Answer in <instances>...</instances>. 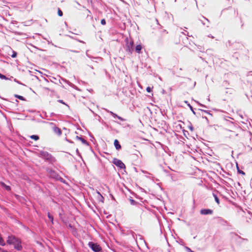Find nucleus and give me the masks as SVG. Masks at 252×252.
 <instances>
[{
  "instance_id": "1a4fd4ad",
  "label": "nucleus",
  "mask_w": 252,
  "mask_h": 252,
  "mask_svg": "<svg viewBox=\"0 0 252 252\" xmlns=\"http://www.w3.org/2000/svg\"><path fill=\"white\" fill-rule=\"evenodd\" d=\"M114 144L117 150H120L121 148V146L120 145L118 140H115Z\"/></svg>"
},
{
  "instance_id": "412c9836",
  "label": "nucleus",
  "mask_w": 252,
  "mask_h": 252,
  "mask_svg": "<svg viewBox=\"0 0 252 252\" xmlns=\"http://www.w3.org/2000/svg\"><path fill=\"white\" fill-rule=\"evenodd\" d=\"M58 15H59L60 16H63V12H62V11H61V10H60V9H58Z\"/></svg>"
},
{
  "instance_id": "ddd939ff",
  "label": "nucleus",
  "mask_w": 252,
  "mask_h": 252,
  "mask_svg": "<svg viewBox=\"0 0 252 252\" xmlns=\"http://www.w3.org/2000/svg\"><path fill=\"white\" fill-rule=\"evenodd\" d=\"M0 245L4 246L5 245V243L1 235H0Z\"/></svg>"
},
{
  "instance_id": "a878e982",
  "label": "nucleus",
  "mask_w": 252,
  "mask_h": 252,
  "mask_svg": "<svg viewBox=\"0 0 252 252\" xmlns=\"http://www.w3.org/2000/svg\"><path fill=\"white\" fill-rule=\"evenodd\" d=\"M187 250L189 251V252H193L192 251H191L189 248H187Z\"/></svg>"
},
{
  "instance_id": "f3484780",
  "label": "nucleus",
  "mask_w": 252,
  "mask_h": 252,
  "mask_svg": "<svg viewBox=\"0 0 252 252\" xmlns=\"http://www.w3.org/2000/svg\"><path fill=\"white\" fill-rule=\"evenodd\" d=\"M48 217L49 218V219L51 220V221L52 222V223H53V216H52L50 213H48Z\"/></svg>"
},
{
  "instance_id": "c756f323",
  "label": "nucleus",
  "mask_w": 252,
  "mask_h": 252,
  "mask_svg": "<svg viewBox=\"0 0 252 252\" xmlns=\"http://www.w3.org/2000/svg\"><path fill=\"white\" fill-rule=\"evenodd\" d=\"M58 132H59V134L61 133V130L59 129H58Z\"/></svg>"
},
{
  "instance_id": "4be33fe9",
  "label": "nucleus",
  "mask_w": 252,
  "mask_h": 252,
  "mask_svg": "<svg viewBox=\"0 0 252 252\" xmlns=\"http://www.w3.org/2000/svg\"><path fill=\"white\" fill-rule=\"evenodd\" d=\"M237 169H238V172L240 173V174H241L242 175H245V173L244 171H241L240 170H239V169L238 168V167H237Z\"/></svg>"
},
{
  "instance_id": "423d86ee",
  "label": "nucleus",
  "mask_w": 252,
  "mask_h": 252,
  "mask_svg": "<svg viewBox=\"0 0 252 252\" xmlns=\"http://www.w3.org/2000/svg\"><path fill=\"white\" fill-rule=\"evenodd\" d=\"M213 213V211L212 210H210V209H202L201 211H200V213L202 214V215H208V214H212Z\"/></svg>"
},
{
  "instance_id": "393cba45",
  "label": "nucleus",
  "mask_w": 252,
  "mask_h": 252,
  "mask_svg": "<svg viewBox=\"0 0 252 252\" xmlns=\"http://www.w3.org/2000/svg\"><path fill=\"white\" fill-rule=\"evenodd\" d=\"M6 250L0 248V252H5Z\"/></svg>"
},
{
  "instance_id": "6ab92c4d",
  "label": "nucleus",
  "mask_w": 252,
  "mask_h": 252,
  "mask_svg": "<svg viewBox=\"0 0 252 252\" xmlns=\"http://www.w3.org/2000/svg\"><path fill=\"white\" fill-rule=\"evenodd\" d=\"M17 56V53L14 51H12V54L11 55L12 58H15Z\"/></svg>"
},
{
  "instance_id": "473e14b6",
  "label": "nucleus",
  "mask_w": 252,
  "mask_h": 252,
  "mask_svg": "<svg viewBox=\"0 0 252 252\" xmlns=\"http://www.w3.org/2000/svg\"><path fill=\"white\" fill-rule=\"evenodd\" d=\"M5 252H7V251H6Z\"/></svg>"
},
{
  "instance_id": "6e6552de",
  "label": "nucleus",
  "mask_w": 252,
  "mask_h": 252,
  "mask_svg": "<svg viewBox=\"0 0 252 252\" xmlns=\"http://www.w3.org/2000/svg\"><path fill=\"white\" fill-rule=\"evenodd\" d=\"M96 193L97 194V199L99 201H100L102 203H103V201H104V197H103V196L97 191H96Z\"/></svg>"
},
{
  "instance_id": "f8f14e48",
  "label": "nucleus",
  "mask_w": 252,
  "mask_h": 252,
  "mask_svg": "<svg viewBox=\"0 0 252 252\" xmlns=\"http://www.w3.org/2000/svg\"><path fill=\"white\" fill-rule=\"evenodd\" d=\"M76 138L80 140L83 144H87V142L86 140H85L84 139L82 138V137H80L78 136H76Z\"/></svg>"
},
{
  "instance_id": "b1692460",
  "label": "nucleus",
  "mask_w": 252,
  "mask_h": 252,
  "mask_svg": "<svg viewBox=\"0 0 252 252\" xmlns=\"http://www.w3.org/2000/svg\"><path fill=\"white\" fill-rule=\"evenodd\" d=\"M101 24L102 25H105V24H106V22H105V19H102V20H101Z\"/></svg>"
},
{
  "instance_id": "f03ea898",
  "label": "nucleus",
  "mask_w": 252,
  "mask_h": 252,
  "mask_svg": "<svg viewBox=\"0 0 252 252\" xmlns=\"http://www.w3.org/2000/svg\"><path fill=\"white\" fill-rule=\"evenodd\" d=\"M125 42L126 50L130 54H131L133 51V41L128 38H126Z\"/></svg>"
},
{
  "instance_id": "c85d7f7f",
  "label": "nucleus",
  "mask_w": 252,
  "mask_h": 252,
  "mask_svg": "<svg viewBox=\"0 0 252 252\" xmlns=\"http://www.w3.org/2000/svg\"><path fill=\"white\" fill-rule=\"evenodd\" d=\"M189 129L191 130H193V127L192 126H190L189 127Z\"/></svg>"
},
{
  "instance_id": "7ed1b4c3",
  "label": "nucleus",
  "mask_w": 252,
  "mask_h": 252,
  "mask_svg": "<svg viewBox=\"0 0 252 252\" xmlns=\"http://www.w3.org/2000/svg\"><path fill=\"white\" fill-rule=\"evenodd\" d=\"M88 245L90 248L94 252H99L101 250L100 246L97 244L94 243L92 242L89 243Z\"/></svg>"
},
{
  "instance_id": "aec40b11",
  "label": "nucleus",
  "mask_w": 252,
  "mask_h": 252,
  "mask_svg": "<svg viewBox=\"0 0 252 252\" xmlns=\"http://www.w3.org/2000/svg\"><path fill=\"white\" fill-rule=\"evenodd\" d=\"M0 78H1L2 79H5V80L7 79V78L5 76H4L0 73Z\"/></svg>"
},
{
  "instance_id": "bb28decb",
  "label": "nucleus",
  "mask_w": 252,
  "mask_h": 252,
  "mask_svg": "<svg viewBox=\"0 0 252 252\" xmlns=\"http://www.w3.org/2000/svg\"><path fill=\"white\" fill-rule=\"evenodd\" d=\"M188 106L189 107V108H190V109H191V110H192V106H191L189 104H188Z\"/></svg>"
},
{
  "instance_id": "39448f33",
  "label": "nucleus",
  "mask_w": 252,
  "mask_h": 252,
  "mask_svg": "<svg viewBox=\"0 0 252 252\" xmlns=\"http://www.w3.org/2000/svg\"><path fill=\"white\" fill-rule=\"evenodd\" d=\"M39 154L40 157L44 159H48L50 157V155L46 152H40Z\"/></svg>"
},
{
  "instance_id": "4468645a",
  "label": "nucleus",
  "mask_w": 252,
  "mask_h": 252,
  "mask_svg": "<svg viewBox=\"0 0 252 252\" xmlns=\"http://www.w3.org/2000/svg\"><path fill=\"white\" fill-rule=\"evenodd\" d=\"M30 137L32 139H34V140H37L39 139V137L37 135H31L30 136Z\"/></svg>"
},
{
  "instance_id": "0eeeda50",
  "label": "nucleus",
  "mask_w": 252,
  "mask_h": 252,
  "mask_svg": "<svg viewBox=\"0 0 252 252\" xmlns=\"http://www.w3.org/2000/svg\"><path fill=\"white\" fill-rule=\"evenodd\" d=\"M225 134H226V135L229 136V137H232L234 135H235V136L237 135V134H236L235 132H234V131H233L232 130H228V129L226 130Z\"/></svg>"
},
{
  "instance_id": "5701e85b",
  "label": "nucleus",
  "mask_w": 252,
  "mask_h": 252,
  "mask_svg": "<svg viewBox=\"0 0 252 252\" xmlns=\"http://www.w3.org/2000/svg\"><path fill=\"white\" fill-rule=\"evenodd\" d=\"M146 91L149 92V93H150L151 91H152V88H151L150 87H148L147 88H146Z\"/></svg>"
},
{
  "instance_id": "72a5a7b5",
  "label": "nucleus",
  "mask_w": 252,
  "mask_h": 252,
  "mask_svg": "<svg viewBox=\"0 0 252 252\" xmlns=\"http://www.w3.org/2000/svg\"><path fill=\"white\" fill-rule=\"evenodd\" d=\"M5 252H7V251H6Z\"/></svg>"
},
{
  "instance_id": "7c9ffc66",
  "label": "nucleus",
  "mask_w": 252,
  "mask_h": 252,
  "mask_svg": "<svg viewBox=\"0 0 252 252\" xmlns=\"http://www.w3.org/2000/svg\"><path fill=\"white\" fill-rule=\"evenodd\" d=\"M58 132H59V134L61 133V130L59 129H58Z\"/></svg>"
},
{
  "instance_id": "20e7f679",
  "label": "nucleus",
  "mask_w": 252,
  "mask_h": 252,
  "mask_svg": "<svg viewBox=\"0 0 252 252\" xmlns=\"http://www.w3.org/2000/svg\"><path fill=\"white\" fill-rule=\"evenodd\" d=\"M114 163L121 169L125 168L124 163L120 160L115 159L114 160Z\"/></svg>"
},
{
  "instance_id": "2eb2a0df",
  "label": "nucleus",
  "mask_w": 252,
  "mask_h": 252,
  "mask_svg": "<svg viewBox=\"0 0 252 252\" xmlns=\"http://www.w3.org/2000/svg\"><path fill=\"white\" fill-rule=\"evenodd\" d=\"M14 96H15V97H16L17 98H19L20 100H25V98H24V97L21 96V95H18V94H15Z\"/></svg>"
},
{
  "instance_id": "9d476101",
  "label": "nucleus",
  "mask_w": 252,
  "mask_h": 252,
  "mask_svg": "<svg viewBox=\"0 0 252 252\" xmlns=\"http://www.w3.org/2000/svg\"><path fill=\"white\" fill-rule=\"evenodd\" d=\"M110 113L112 115V116L114 117V118H117L118 119L121 120V121H125V119H124L123 118H122V117L118 116L117 114H116L115 113L110 111Z\"/></svg>"
},
{
  "instance_id": "dca6fc26",
  "label": "nucleus",
  "mask_w": 252,
  "mask_h": 252,
  "mask_svg": "<svg viewBox=\"0 0 252 252\" xmlns=\"http://www.w3.org/2000/svg\"><path fill=\"white\" fill-rule=\"evenodd\" d=\"M1 185L5 188V189L7 190H9L10 189V188L9 186L5 185L4 183H1Z\"/></svg>"
},
{
  "instance_id": "9b49d317",
  "label": "nucleus",
  "mask_w": 252,
  "mask_h": 252,
  "mask_svg": "<svg viewBox=\"0 0 252 252\" xmlns=\"http://www.w3.org/2000/svg\"><path fill=\"white\" fill-rule=\"evenodd\" d=\"M141 49H142V46L140 44L137 45L135 47V51L138 53H140Z\"/></svg>"
},
{
  "instance_id": "cd10ccee",
  "label": "nucleus",
  "mask_w": 252,
  "mask_h": 252,
  "mask_svg": "<svg viewBox=\"0 0 252 252\" xmlns=\"http://www.w3.org/2000/svg\"><path fill=\"white\" fill-rule=\"evenodd\" d=\"M59 101L60 102V103H63V104H64V103L63 102V101L62 100H59Z\"/></svg>"
},
{
  "instance_id": "f257e3e1",
  "label": "nucleus",
  "mask_w": 252,
  "mask_h": 252,
  "mask_svg": "<svg viewBox=\"0 0 252 252\" xmlns=\"http://www.w3.org/2000/svg\"><path fill=\"white\" fill-rule=\"evenodd\" d=\"M6 242L8 244L13 245L14 248L18 251H20L22 249L21 241L15 236H8Z\"/></svg>"
},
{
  "instance_id": "2f4dec72",
  "label": "nucleus",
  "mask_w": 252,
  "mask_h": 252,
  "mask_svg": "<svg viewBox=\"0 0 252 252\" xmlns=\"http://www.w3.org/2000/svg\"><path fill=\"white\" fill-rule=\"evenodd\" d=\"M131 203H133L134 202V200H131Z\"/></svg>"
},
{
  "instance_id": "a211bd4d",
  "label": "nucleus",
  "mask_w": 252,
  "mask_h": 252,
  "mask_svg": "<svg viewBox=\"0 0 252 252\" xmlns=\"http://www.w3.org/2000/svg\"><path fill=\"white\" fill-rule=\"evenodd\" d=\"M213 196L215 198V201H216V202L218 204H219L220 202H219V199L218 197L215 194H213Z\"/></svg>"
}]
</instances>
